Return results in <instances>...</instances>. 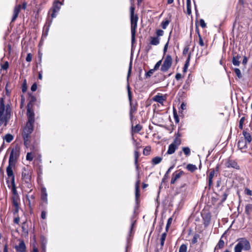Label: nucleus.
Returning <instances> with one entry per match:
<instances>
[{
  "mask_svg": "<svg viewBox=\"0 0 252 252\" xmlns=\"http://www.w3.org/2000/svg\"><path fill=\"white\" fill-rule=\"evenodd\" d=\"M228 190H226L223 193V194L222 195L220 196V198L219 199H220V201L221 203H223V202H224L226 200V198H227V197L228 196Z\"/></svg>",
  "mask_w": 252,
  "mask_h": 252,
  "instance_id": "bb28decb",
  "label": "nucleus"
},
{
  "mask_svg": "<svg viewBox=\"0 0 252 252\" xmlns=\"http://www.w3.org/2000/svg\"><path fill=\"white\" fill-rule=\"evenodd\" d=\"M31 252H38V248L36 247L35 244H33L32 251Z\"/></svg>",
  "mask_w": 252,
  "mask_h": 252,
  "instance_id": "774afa93",
  "label": "nucleus"
},
{
  "mask_svg": "<svg viewBox=\"0 0 252 252\" xmlns=\"http://www.w3.org/2000/svg\"><path fill=\"white\" fill-rule=\"evenodd\" d=\"M52 19H50L49 18L47 19L46 23L43 28L42 36L46 37L47 35L50 27L52 24Z\"/></svg>",
  "mask_w": 252,
  "mask_h": 252,
  "instance_id": "2eb2a0df",
  "label": "nucleus"
},
{
  "mask_svg": "<svg viewBox=\"0 0 252 252\" xmlns=\"http://www.w3.org/2000/svg\"><path fill=\"white\" fill-rule=\"evenodd\" d=\"M252 211V205L250 204L247 205L245 207V212L247 214H249Z\"/></svg>",
  "mask_w": 252,
  "mask_h": 252,
  "instance_id": "e433bc0d",
  "label": "nucleus"
},
{
  "mask_svg": "<svg viewBox=\"0 0 252 252\" xmlns=\"http://www.w3.org/2000/svg\"><path fill=\"white\" fill-rule=\"evenodd\" d=\"M243 135H244V139L249 144L252 141V136L251 134L247 132L246 130L243 131Z\"/></svg>",
  "mask_w": 252,
  "mask_h": 252,
  "instance_id": "4be33fe9",
  "label": "nucleus"
},
{
  "mask_svg": "<svg viewBox=\"0 0 252 252\" xmlns=\"http://www.w3.org/2000/svg\"><path fill=\"white\" fill-rule=\"evenodd\" d=\"M8 188H11V191L12 193L14 194V197H18V193L16 190V187L15 184V181L14 182H11L10 185H8Z\"/></svg>",
  "mask_w": 252,
  "mask_h": 252,
  "instance_id": "aec40b11",
  "label": "nucleus"
},
{
  "mask_svg": "<svg viewBox=\"0 0 252 252\" xmlns=\"http://www.w3.org/2000/svg\"><path fill=\"white\" fill-rule=\"evenodd\" d=\"M127 90L128 100L131 101V99L132 98V94H131V92L130 91V86L128 83H127Z\"/></svg>",
  "mask_w": 252,
  "mask_h": 252,
  "instance_id": "4c0bfd02",
  "label": "nucleus"
},
{
  "mask_svg": "<svg viewBox=\"0 0 252 252\" xmlns=\"http://www.w3.org/2000/svg\"><path fill=\"white\" fill-rule=\"evenodd\" d=\"M142 129V126L140 125H136L133 128V131L135 133L139 132Z\"/></svg>",
  "mask_w": 252,
  "mask_h": 252,
  "instance_id": "58836bf2",
  "label": "nucleus"
},
{
  "mask_svg": "<svg viewBox=\"0 0 252 252\" xmlns=\"http://www.w3.org/2000/svg\"><path fill=\"white\" fill-rule=\"evenodd\" d=\"M41 240V245H46L47 243V239L43 236H41L40 237Z\"/></svg>",
  "mask_w": 252,
  "mask_h": 252,
  "instance_id": "de8ad7c7",
  "label": "nucleus"
},
{
  "mask_svg": "<svg viewBox=\"0 0 252 252\" xmlns=\"http://www.w3.org/2000/svg\"><path fill=\"white\" fill-rule=\"evenodd\" d=\"M177 149V148L176 147V146H174L173 144H170L168 146V150L166 152V154L167 155H171L174 153L176 150Z\"/></svg>",
  "mask_w": 252,
  "mask_h": 252,
  "instance_id": "5701e85b",
  "label": "nucleus"
},
{
  "mask_svg": "<svg viewBox=\"0 0 252 252\" xmlns=\"http://www.w3.org/2000/svg\"><path fill=\"white\" fill-rule=\"evenodd\" d=\"M215 176H216V174L215 173V169H211L210 172H209L207 177L209 189H210L213 185V179Z\"/></svg>",
  "mask_w": 252,
  "mask_h": 252,
  "instance_id": "f8f14e48",
  "label": "nucleus"
},
{
  "mask_svg": "<svg viewBox=\"0 0 252 252\" xmlns=\"http://www.w3.org/2000/svg\"><path fill=\"white\" fill-rule=\"evenodd\" d=\"M169 24V21L168 19H165L161 23V26L163 29H166Z\"/></svg>",
  "mask_w": 252,
  "mask_h": 252,
  "instance_id": "473e14b6",
  "label": "nucleus"
},
{
  "mask_svg": "<svg viewBox=\"0 0 252 252\" xmlns=\"http://www.w3.org/2000/svg\"><path fill=\"white\" fill-rule=\"evenodd\" d=\"M232 62L233 65L235 66H239L240 63L239 60L235 59V58H233Z\"/></svg>",
  "mask_w": 252,
  "mask_h": 252,
  "instance_id": "6e6d98bb",
  "label": "nucleus"
},
{
  "mask_svg": "<svg viewBox=\"0 0 252 252\" xmlns=\"http://www.w3.org/2000/svg\"><path fill=\"white\" fill-rule=\"evenodd\" d=\"M32 59V54L31 53H28L26 59V61L28 62H31Z\"/></svg>",
  "mask_w": 252,
  "mask_h": 252,
  "instance_id": "680f3d73",
  "label": "nucleus"
},
{
  "mask_svg": "<svg viewBox=\"0 0 252 252\" xmlns=\"http://www.w3.org/2000/svg\"><path fill=\"white\" fill-rule=\"evenodd\" d=\"M196 31L197 32V34H198V37H199V44L201 46H204V42L203 41V39L201 37V36L199 33V30L197 28H196Z\"/></svg>",
  "mask_w": 252,
  "mask_h": 252,
  "instance_id": "2f4dec72",
  "label": "nucleus"
},
{
  "mask_svg": "<svg viewBox=\"0 0 252 252\" xmlns=\"http://www.w3.org/2000/svg\"><path fill=\"white\" fill-rule=\"evenodd\" d=\"M13 221L16 224H19L20 221V217L18 215L14 218Z\"/></svg>",
  "mask_w": 252,
  "mask_h": 252,
  "instance_id": "e2e57ef3",
  "label": "nucleus"
},
{
  "mask_svg": "<svg viewBox=\"0 0 252 252\" xmlns=\"http://www.w3.org/2000/svg\"><path fill=\"white\" fill-rule=\"evenodd\" d=\"M190 59V55L189 54L188 58L186 60V63H185L184 64V66L183 67V72H186L188 69V68L189 64Z\"/></svg>",
  "mask_w": 252,
  "mask_h": 252,
  "instance_id": "a878e982",
  "label": "nucleus"
},
{
  "mask_svg": "<svg viewBox=\"0 0 252 252\" xmlns=\"http://www.w3.org/2000/svg\"><path fill=\"white\" fill-rule=\"evenodd\" d=\"M20 154V149L19 146H16L11 151L8 163L9 164H16Z\"/></svg>",
  "mask_w": 252,
  "mask_h": 252,
  "instance_id": "20e7f679",
  "label": "nucleus"
},
{
  "mask_svg": "<svg viewBox=\"0 0 252 252\" xmlns=\"http://www.w3.org/2000/svg\"><path fill=\"white\" fill-rule=\"evenodd\" d=\"M199 236L198 234H195L194 235V236L191 240L192 244H194L197 242V239L199 238Z\"/></svg>",
  "mask_w": 252,
  "mask_h": 252,
  "instance_id": "603ef678",
  "label": "nucleus"
},
{
  "mask_svg": "<svg viewBox=\"0 0 252 252\" xmlns=\"http://www.w3.org/2000/svg\"><path fill=\"white\" fill-rule=\"evenodd\" d=\"M224 165L225 167L228 168H233L236 170H240V167L236 160L230 158H227L225 161Z\"/></svg>",
  "mask_w": 252,
  "mask_h": 252,
  "instance_id": "1a4fd4ad",
  "label": "nucleus"
},
{
  "mask_svg": "<svg viewBox=\"0 0 252 252\" xmlns=\"http://www.w3.org/2000/svg\"><path fill=\"white\" fill-rule=\"evenodd\" d=\"M200 25L201 27L203 28H205L206 26V23H205V21L203 19L200 20Z\"/></svg>",
  "mask_w": 252,
  "mask_h": 252,
  "instance_id": "69168bd1",
  "label": "nucleus"
},
{
  "mask_svg": "<svg viewBox=\"0 0 252 252\" xmlns=\"http://www.w3.org/2000/svg\"><path fill=\"white\" fill-rule=\"evenodd\" d=\"M134 163H137L138 162V159L139 157V154L138 151H134Z\"/></svg>",
  "mask_w": 252,
  "mask_h": 252,
  "instance_id": "3c124183",
  "label": "nucleus"
},
{
  "mask_svg": "<svg viewBox=\"0 0 252 252\" xmlns=\"http://www.w3.org/2000/svg\"><path fill=\"white\" fill-rule=\"evenodd\" d=\"M41 199L42 201H43L46 204L48 203L47 199V193L46 191V189L45 188H42L41 190Z\"/></svg>",
  "mask_w": 252,
  "mask_h": 252,
  "instance_id": "6ab92c4d",
  "label": "nucleus"
},
{
  "mask_svg": "<svg viewBox=\"0 0 252 252\" xmlns=\"http://www.w3.org/2000/svg\"><path fill=\"white\" fill-rule=\"evenodd\" d=\"M30 104L28 105L27 115L28 121L23 128L22 136L24 140V144L27 148L29 147L31 143V134L33 130V125L35 122L34 113L29 108Z\"/></svg>",
  "mask_w": 252,
  "mask_h": 252,
  "instance_id": "f257e3e1",
  "label": "nucleus"
},
{
  "mask_svg": "<svg viewBox=\"0 0 252 252\" xmlns=\"http://www.w3.org/2000/svg\"><path fill=\"white\" fill-rule=\"evenodd\" d=\"M245 193L246 194L248 195H252V191L249 189L248 188H246L245 189Z\"/></svg>",
  "mask_w": 252,
  "mask_h": 252,
  "instance_id": "052dcab7",
  "label": "nucleus"
},
{
  "mask_svg": "<svg viewBox=\"0 0 252 252\" xmlns=\"http://www.w3.org/2000/svg\"><path fill=\"white\" fill-rule=\"evenodd\" d=\"M33 158V156L32 152L28 153L26 156V159L29 161H32Z\"/></svg>",
  "mask_w": 252,
  "mask_h": 252,
  "instance_id": "37998d69",
  "label": "nucleus"
},
{
  "mask_svg": "<svg viewBox=\"0 0 252 252\" xmlns=\"http://www.w3.org/2000/svg\"><path fill=\"white\" fill-rule=\"evenodd\" d=\"M139 196H140L139 189H137V187L136 189H135V201L137 203L138 202V198L139 197Z\"/></svg>",
  "mask_w": 252,
  "mask_h": 252,
  "instance_id": "09e8293b",
  "label": "nucleus"
},
{
  "mask_svg": "<svg viewBox=\"0 0 252 252\" xmlns=\"http://www.w3.org/2000/svg\"><path fill=\"white\" fill-rule=\"evenodd\" d=\"M131 70H132V61H130L129 64L128 70L127 75V81L128 80V78L130 75Z\"/></svg>",
  "mask_w": 252,
  "mask_h": 252,
  "instance_id": "a18cd8bd",
  "label": "nucleus"
},
{
  "mask_svg": "<svg viewBox=\"0 0 252 252\" xmlns=\"http://www.w3.org/2000/svg\"><path fill=\"white\" fill-rule=\"evenodd\" d=\"M203 220L204 221V225L205 226H207L211 220V215L209 213H207L203 216Z\"/></svg>",
  "mask_w": 252,
  "mask_h": 252,
  "instance_id": "412c9836",
  "label": "nucleus"
},
{
  "mask_svg": "<svg viewBox=\"0 0 252 252\" xmlns=\"http://www.w3.org/2000/svg\"><path fill=\"white\" fill-rule=\"evenodd\" d=\"M162 159V158L160 157H156L154 158L152 160V163L153 165H156L159 164Z\"/></svg>",
  "mask_w": 252,
  "mask_h": 252,
  "instance_id": "393cba45",
  "label": "nucleus"
},
{
  "mask_svg": "<svg viewBox=\"0 0 252 252\" xmlns=\"http://www.w3.org/2000/svg\"><path fill=\"white\" fill-rule=\"evenodd\" d=\"M187 169L190 171V172H194L197 169V167L196 165L192 164H189L187 165L186 167Z\"/></svg>",
  "mask_w": 252,
  "mask_h": 252,
  "instance_id": "c756f323",
  "label": "nucleus"
},
{
  "mask_svg": "<svg viewBox=\"0 0 252 252\" xmlns=\"http://www.w3.org/2000/svg\"><path fill=\"white\" fill-rule=\"evenodd\" d=\"M187 13L188 15L191 13L190 0H187Z\"/></svg>",
  "mask_w": 252,
  "mask_h": 252,
  "instance_id": "c85d7f7f",
  "label": "nucleus"
},
{
  "mask_svg": "<svg viewBox=\"0 0 252 252\" xmlns=\"http://www.w3.org/2000/svg\"><path fill=\"white\" fill-rule=\"evenodd\" d=\"M11 108L9 104L5 105L3 97L0 98V126L7 125L10 118Z\"/></svg>",
  "mask_w": 252,
  "mask_h": 252,
  "instance_id": "f03ea898",
  "label": "nucleus"
},
{
  "mask_svg": "<svg viewBox=\"0 0 252 252\" xmlns=\"http://www.w3.org/2000/svg\"><path fill=\"white\" fill-rule=\"evenodd\" d=\"M32 171L30 170H27L25 168L23 169L22 174L23 181L28 184V187L31 188L32 184L30 183L31 180Z\"/></svg>",
  "mask_w": 252,
  "mask_h": 252,
  "instance_id": "6e6552de",
  "label": "nucleus"
},
{
  "mask_svg": "<svg viewBox=\"0 0 252 252\" xmlns=\"http://www.w3.org/2000/svg\"><path fill=\"white\" fill-rule=\"evenodd\" d=\"M234 71L236 75L239 78H241L242 77V75L241 71L239 68H235L234 69Z\"/></svg>",
  "mask_w": 252,
  "mask_h": 252,
  "instance_id": "ea45409f",
  "label": "nucleus"
},
{
  "mask_svg": "<svg viewBox=\"0 0 252 252\" xmlns=\"http://www.w3.org/2000/svg\"><path fill=\"white\" fill-rule=\"evenodd\" d=\"M15 248L17 252H25L26 247L24 241L21 240L19 245L15 247Z\"/></svg>",
  "mask_w": 252,
  "mask_h": 252,
  "instance_id": "a211bd4d",
  "label": "nucleus"
},
{
  "mask_svg": "<svg viewBox=\"0 0 252 252\" xmlns=\"http://www.w3.org/2000/svg\"><path fill=\"white\" fill-rule=\"evenodd\" d=\"M9 66V64L8 62H5L3 64H1V68L2 69L6 70Z\"/></svg>",
  "mask_w": 252,
  "mask_h": 252,
  "instance_id": "13d9d810",
  "label": "nucleus"
},
{
  "mask_svg": "<svg viewBox=\"0 0 252 252\" xmlns=\"http://www.w3.org/2000/svg\"><path fill=\"white\" fill-rule=\"evenodd\" d=\"M248 144L249 143L242 137L239 140L237 146L242 152H246L248 149Z\"/></svg>",
  "mask_w": 252,
  "mask_h": 252,
  "instance_id": "9b49d317",
  "label": "nucleus"
},
{
  "mask_svg": "<svg viewBox=\"0 0 252 252\" xmlns=\"http://www.w3.org/2000/svg\"><path fill=\"white\" fill-rule=\"evenodd\" d=\"M189 86V83L188 80L186 81L185 84L184 85L183 88L185 90H188Z\"/></svg>",
  "mask_w": 252,
  "mask_h": 252,
  "instance_id": "0e129e2a",
  "label": "nucleus"
},
{
  "mask_svg": "<svg viewBox=\"0 0 252 252\" xmlns=\"http://www.w3.org/2000/svg\"><path fill=\"white\" fill-rule=\"evenodd\" d=\"M224 241L223 240H222L221 239H220L219 240L218 244L216 246L215 250L221 249L224 247Z\"/></svg>",
  "mask_w": 252,
  "mask_h": 252,
  "instance_id": "7c9ffc66",
  "label": "nucleus"
},
{
  "mask_svg": "<svg viewBox=\"0 0 252 252\" xmlns=\"http://www.w3.org/2000/svg\"><path fill=\"white\" fill-rule=\"evenodd\" d=\"M181 139L176 137L174 139V141L171 144H173L174 146H176L178 148V146L181 144Z\"/></svg>",
  "mask_w": 252,
  "mask_h": 252,
  "instance_id": "72a5a7b5",
  "label": "nucleus"
},
{
  "mask_svg": "<svg viewBox=\"0 0 252 252\" xmlns=\"http://www.w3.org/2000/svg\"><path fill=\"white\" fill-rule=\"evenodd\" d=\"M63 4V3L58 0H56L54 2L51 8L49 11V12H50V11L52 12V13L51 14V19L53 20V18L56 17L57 14L59 12L61 9V7Z\"/></svg>",
  "mask_w": 252,
  "mask_h": 252,
  "instance_id": "423d86ee",
  "label": "nucleus"
},
{
  "mask_svg": "<svg viewBox=\"0 0 252 252\" xmlns=\"http://www.w3.org/2000/svg\"><path fill=\"white\" fill-rule=\"evenodd\" d=\"M164 242L165 241H160V247L159 248H158L155 252H160L162 249H163V247L164 246Z\"/></svg>",
  "mask_w": 252,
  "mask_h": 252,
  "instance_id": "a19ab883",
  "label": "nucleus"
},
{
  "mask_svg": "<svg viewBox=\"0 0 252 252\" xmlns=\"http://www.w3.org/2000/svg\"><path fill=\"white\" fill-rule=\"evenodd\" d=\"M172 64V58L169 55L166 56L160 70L162 72H166L171 67Z\"/></svg>",
  "mask_w": 252,
  "mask_h": 252,
  "instance_id": "0eeeda50",
  "label": "nucleus"
},
{
  "mask_svg": "<svg viewBox=\"0 0 252 252\" xmlns=\"http://www.w3.org/2000/svg\"><path fill=\"white\" fill-rule=\"evenodd\" d=\"M155 70L154 69H151L149 70L146 73L145 76L147 78L150 77L152 76V75L155 72Z\"/></svg>",
  "mask_w": 252,
  "mask_h": 252,
  "instance_id": "864d4df0",
  "label": "nucleus"
},
{
  "mask_svg": "<svg viewBox=\"0 0 252 252\" xmlns=\"http://www.w3.org/2000/svg\"><path fill=\"white\" fill-rule=\"evenodd\" d=\"M133 216L131 218V225H130V230H129V236H130L133 233V228L134 226V224H135V223L136 222V220H132V218H133Z\"/></svg>",
  "mask_w": 252,
  "mask_h": 252,
  "instance_id": "c9c22d12",
  "label": "nucleus"
},
{
  "mask_svg": "<svg viewBox=\"0 0 252 252\" xmlns=\"http://www.w3.org/2000/svg\"><path fill=\"white\" fill-rule=\"evenodd\" d=\"M187 247L185 244H182L180 247L179 252H187Z\"/></svg>",
  "mask_w": 252,
  "mask_h": 252,
  "instance_id": "79ce46f5",
  "label": "nucleus"
},
{
  "mask_svg": "<svg viewBox=\"0 0 252 252\" xmlns=\"http://www.w3.org/2000/svg\"><path fill=\"white\" fill-rule=\"evenodd\" d=\"M130 103V110H129V115L131 119L133 118V114L135 113L137 110V103H133L132 101V99L130 100H129Z\"/></svg>",
  "mask_w": 252,
  "mask_h": 252,
  "instance_id": "f3484780",
  "label": "nucleus"
},
{
  "mask_svg": "<svg viewBox=\"0 0 252 252\" xmlns=\"http://www.w3.org/2000/svg\"><path fill=\"white\" fill-rule=\"evenodd\" d=\"M166 98L167 97L166 95H162L158 93L153 97V100L155 102L163 104Z\"/></svg>",
  "mask_w": 252,
  "mask_h": 252,
  "instance_id": "4468645a",
  "label": "nucleus"
},
{
  "mask_svg": "<svg viewBox=\"0 0 252 252\" xmlns=\"http://www.w3.org/2000/svg\"><path fill=\"white\" fill-rule=\"evenodd\" d=\"M164 32L161 30H158L156 31V34L157 36L158 37L159 36H162L163 35Z\"/></svg>",
  "mask_w": 252,
  "mask_h": 252,
  "instance_id": "bf43d9fd",
  "label": "nucleus"
},
{
  "mask_svg": "<svg viewBox=\"0 0 252 252\" xmlns=\"http://www.w3.org/2000/svg\"><path fill=\"white\" fill-rule=\"evenodd\" d=\"M17 198L18 197H13L12 198V203L13 206L15 207H19V204L17 201Z\"/></svg>",
  "mask_w": 252,
  "mask_h": 252,
  "instance_id": "c03bdc74",
  "label": "nucleus"
},
{
  "mask_svg": "<svg viewBox=\"0 0 252 252\" xmlns=\"http://www.w3.org/2000/svg\"><path fill=\"white\" fill-rule=\"evenodd\" d=\"M251 249L250 242L245 238H242L234 248L235 252H241L242 250L248 251Z\"/></svg>",
  "mask_w": 252,
  "mask_h": 252,
  "instance_id": "39448f33",
  "label": "nucleus"
},
{
  "mask_svg": "<svg viewBox=\"0 0 252 252\" xmlns=\"http://www.w3.org/2000/svg\"><path fill=\"white\" fill-rule=\"evenodd\" d=\"M150 151L151 148L150 147H146L143 150V154L146 156L149 155L150 154Z\"/></svg>",
  "mask_w": 252,
  "mask_h": 252,
  "instance_id": "8fccbe9b",
  "label": "nucleus"
},
{
  "mask_svg": "<svg viewBox=\"0 0 252 252\" xmlns=\"http://www.w3.org/2000/svg\"><path fill=\"white\" fill-rule=\"evenodd\" d=\"M245 118L244 117H242L239 121V127L240 129H242L243 128V124L245 121Z\"/></svg>",
  "mask_w": 252,
  "mask_h": 252,
  "instance_id": "49530a36",
  "label": "nucleus"
},
{
  "mask_svg": "<svg viewBox=\"0 0 252 252\" xmlns=\"http://www.w3.org/2000/svg\"><path fill=\"white\" fill-rule=\"evenodd\" d=\"M15 165L14 164H9L8 163V165L6 168V174L9 179H11V182L15 181V176L13 172L12 168L14 167Z\"/></svg>",
  "mask_w": 252,
  "mask_h": 252,
  "instance_id": "ddd939ff",
  "label": "nucleus"
},
{
  "mask_svg": "<svg viewBox=\"0 0 252 252\" xmlns=\"http://www.w3.org/2000/svg\"><path fill=\"white\" fill-rule=\"evenodd\" d=\"M184 174V172L182 170L179 171V172H177V171L174 172L172 174V177L171 180V184H175V182L178 180L181 176H182Z\"/></svg>",
  "mask_w": 252,
  "mask_h": 252,
  "instance_id": "dca6fc26",
  "label": "nucleus"
},
{
  "mask_svg": "<svg viewBox=\"0 0 252 252\" xmlns=\"http://www.w3.org/2000/svg\"><path fill=\"white\" fill-rule=\"evenodd\" d=\"M31 89L32 91V92L35 91L37 89V84L35 83L33 84L31 87Z\"/></svg>",
  "mask_w": 252,
  "mask_h": 252,
  "instance_id": "338daca9",
  "label": "nucleus"
},
{
  "mask_svg": "<svg viewBox=\"0 0 252 252\" xmlns=\"http://www.w3.org/2000/svg\"><path fill=\"white\" fill-rule=\"evenodd\" d=\"M161 62H162V60H159V61H158L155 64V65L153 68L154 70H158L159 68V66H160V65L161 64Z\"/></svg>",
  "mask_w": 252,
  "mask_h": 252,
  "instance_id": "5fc2aeb1",
  "label": "nucleus"
},
{
  "mask_svg": "<svg viewBox=\"0 0 252 252\" xmlns=\"http://www.w3.org/2000/svg\"><path fill=\"white\" fill-rule=\"evenodd\" d=\"M174 118L176 123H178L179 122V118L175 111L174 110Z\"/></svg>",
  "mask_w": 252,
  "mask_h": 252,
  "instance_id": "4d7b16f0",
  "label": "nucleus"
},
{
  "mask_svg": "<svg viewBox=\"0 0 252 252\" xmlns=\"http://www.w3.org/2000/svg\"><path fill=\"white\" fill-rule=\"evenodd\" d=\"M183 151L186 156H189L190 155V150L188 147H183Z\"/></svg>",
  "mask_w": 252,
  "mask_h": 252,
  "instance_id": "f704fd0d",
  "label": "nucleus"
},
{
  "mask_svg": "<svg viewBox=\"0 0 252 252\" xmlns=\"http://www.w3.org/2000/svg\"><path fill=\"white\" fill-rule=\"evenodd\" d=\"M134 10L135 7L134 6H131L130 8V12L132 44H133L135 41V35L137 27V22L138 20L137 15H134Z\"/></svg>",
  "mask_w": 252,
  "mask_h": 252,
  "instance_id": "7ed1b4c3",
  "label": "nucleus"
},
{
  "mask_svg": "<svg viewBox=\"0 0 252 252\" xmlns=\"http://www.w3.org/2000/svg\"><path fill=\"white\" fill-rule=\"evenodd\" d=\"M159 43V38L158 37H151L150 44L153 45H158Z\"/></svg>",
  "mask_w": 252,
  "mask_h": 252,
  "instance_id": "b1692460",
  "label": "nucleus"
},
{
  "mask_svg": "<svg viewBox=\"0 0 252 252\" xmlns=\"http://www.w3.org/2000/svg\"><path fill=\"white\" fill-rule=\"evenodd\" d=\"M13 136L11 134H6L4 138V140L7 143L11 142L13 139Z\"/></svg>",
  "mask_w": 252,
  "mask_h": 252,
  "instance_id": "cd10ccee",
  "label": "nucleus"
},
{
  "mask_svg": "<svg viewBox=\"0 0 252 252\" xmlns=\"http://www.w3.org/2000/svg\"><path fill=\"white\" fill-rule=\"evenodd\" d=\"M21 7L23 9H25L27 7V3L26 2H24L21 6V5H16L13 10V15L11 19V22H13L18 17L19 12L20 11Z\"/></svg>",
  "mask_w": 252,
  "mask_h": 252,
  "instance_id": "9d476101",
  "label": "nucleus"
}]
</instances>
